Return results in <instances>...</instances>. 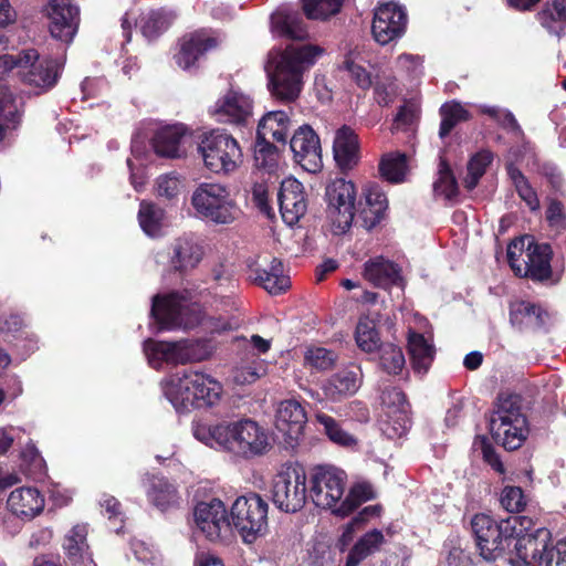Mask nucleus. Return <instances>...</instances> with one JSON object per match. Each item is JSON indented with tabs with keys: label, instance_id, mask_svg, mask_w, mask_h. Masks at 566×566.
<instances>
[{
	"label": "nucleus",
	"instance_id": "nucleus-22",
	"mask_svg": "<svg viewBox=\"0 0 566 566\" xmlns=\"http://www.w3.org/2000/svg\"><path fill=\"white\" fill-rule=\"evenodd\" d=\"M249 279L271 294H279L290 286L289 276L284 275L281 260L272 258L269 264L260 263V259L248 261Z\"/></svg>",
	"mask_w": 566,
	"mask_h": 566
},
{
	"label": "nucleus",
	"instance_id": "nucleus-27",
	"mask_svg": "<svg viewBox=\"0 0 566 566\" xmlns=\"http://www.w3.org/2000/svg\"><path fill=\"white\" fill-rule=\"evenodd\" d=\"M333 150L334 158L342 170H350L357 165L359 160L358 137L350 127L343 126L336 132Z\"/></svg>",
	"mask_w": 566,
	"mask_h": 566
},
{
	"label": "nucleus",
	"instance_id": "nucleus-36",
	"mask_svg": "<svg viewBox=\"0 0 566 566\" xmlns=\"http://www.w3.org/2000/svg\"><path fill=\"white\" fill-rule=\"evenodd\" d=\"M408 349L412 368L418 374H426L434 358V347L422 334L409 332Z\"/></svg>",
	"mask_w": 566,
	"mask_h": 566
},
{
	"label": "nucleus",
	"instance_id": "nucleus-5",
	"mask_svg": "<svg viewBox=\"0 0 566 566\" xmlns=\"http://www.w3.org/2000/svg\"><path fill=\"white\" fill-rule=\"evenodd\" d=\"M523 523H528L524 516H510L496 521L484 513L475 514L471 520V528L480 555L485 560L505 557L514 539L512 536L516 534L518 526L524 527Z\"/></svg>",
	"mask_w": 566,
	"mask_h": 566
},
{
	"label": "nucleus",
	"instance_id": "nucleus-47",
	"mask_svg": "<svg viewBox=\"0 0 566 566\" xmlns=\"http://www.w3.org/2000/svg\"><path fill=\"white\" fill-rule=\"evenodd\" d=\"M279 151L271 142L256 138L254 160L259 169L272 174L279 168Z\"/></svg>",
	"mask_w": 566,
	"mask_h": 566
},
{
	"label": "nucleus",
	"instance_id": "nucleus-25",
	"mask_svg": "<svg viewBox=\"0 0 566 566\" xmlns=\"http://www.w3.org/2000/svg\"><path fill=\"white\" fill-rule=\"evenodd\" d=\"M216 45V39L207 31H196L184 38L180 50L175 55L176 64L182 70H190L207 51Z\"/></svg>",
	"mask_w": 566,
	"mask_h": 566
},
{
	"label": "nucleus",
	"instance_id": "nucleus-12",
	"mask_svg": "<svg viewBox=\"0 0 566 566\" xmlns=\"http://www.w3.org/2000/svg\"><path fill=\"white\" fill-rule=\"evenodd\" d=\"M356 196L355 184L345 178H335L326 186V213L336 233L346 232L352 226L355 216L359 217V206H356Z\"/></svg>",
	"mask_w": 566,
	"mask_h": 566
},
{
	"label": "nucleus",
	"instance_id": "nucleus-48",
	"mask_svg": "<svg viewBox=\"0 0 566 566\" xmlns=\"http://www.w3.org/2000/svg\"><path fill=\"white\" fill-rule=\"evenodd\" d=\"M441 124L439 135L441 138L450 134L453 127L470 118L469 112L457 102L446 103L440 108Z\"/></svg>",
	"mask_w": 566,
	"mask_h": 566
},
{
	"label": "nucleus",
	"instance_id": "nucleus-49",
	"mask_svg": "<svg viewBox=\"0 0 566 566\" xmlns=\"http://www.w3.org/2000/svg\"><path fill=\"white\" fill-rule=\"evenodd\" d=\"M492 160L493 154L490 150H481L470 159L468 163V174L463 180L464 187L468 190H472L478 186Z\"/></svg>",
	"mask_w": 566,
	"mask_h": 566
},
{
	"label": "nucleus",
	"instance_id": "nucleus-33",
	"mask_svg": "<svg viewBox=\"0 0 566 566\" xmlns=\"http://www.w3.org/2000/svg\"><path fill=\"white\" fill-rule=\"evenodd\" d=\"M195 387L196 408L212 407L222 397V385L210 375L193 370L190 382Z\"/></svg>",
	"mask_w": 566,
	"mask_h": 566
},
{
	"label": "nucleus",
	"instance_id": "nucleus-59",
	"mask_svg": "<svg viewBox=\"0 0 566 566\" xmlns=\"http://www.w3.org/2000/svg\"><path fill=\"white\" fill-rule=\"evenodd\" d=\"M344 67L360 88L370 87L371 76L364 65L356 61V57L348 55L344 61Z\"/></svg>",
	"mask_w": 566,
	"mask_h": 566
},
{
	"label": "nucleus",
	"instance_id": "nucleus-31",
	"mask_svg": "<svg viewBox=\"0 0 566 566\" xmlns=\"http://www.w3.org/2000/svg\"><path fill=\"white\" fill-rule=\"evenodd\" d=\"M361 384V371L358 368L344 369L327 379L322 389L326 398L338 401L354 395Z\"/></svg>",
	"mask_w": 566,
	"mask_h": 566
},
{
	"label": "nucleus",
	"instance_id": "nucleus-53",
	"mask_svg": "<svg viewBox=\"0 0 566 566\" xmlns=\"http://www.w3.org/2000/svg\"><path fill=\"white\" fill-rule=\"evenodd\" d=\"M336 354L324 347L307 348L304 355L305 366L318 371L331 369L336 363Z\"/></svg>",
	"mask_w": 566,
	"mask_h": 566
},
{
	"label": "nucleus",
	"instance_id": "nucleus-50",
	"mask_svg": "<svg viewBox=\"0 0 566 566\" xmlns=\"http://www.w3.org/2000/svg\"><path fill=\"white\" fill-rule=\"evenodd\" d=\"M406 365L402 349L394 344H384L379 347V366L390 375L399 374Z\"/></svg>",
	"mask_w": 566,
	"mask_h": 566
},
{
	"label": "nucleus",
	"instance_id": "nucleus-17",
	"mask_svg": "<svg viewBox=\"0 0 566 566\" xmlns=\"http://www.w3.org/2000/svg\"><path fill=\"white\" fill-rule=\"evenodd\" d=\"M49 30L53 38L71 42L77 31L80 10L72 0H50L46 7Z\"/></svg>",
	"mask_w": 566,
	"mask_h": 566
},
{
	"label": "nucleus",
	"instance_id": "nucleus-3",
	"mask_svg": "<svg viewBox=\"0 0 566 566\" xmlns=\"http://www.w3.org/2000/svg\"><path fill=\"white\" fill-rule=\"evenodd\" d=\"M493 439L506 450H516L528 436L527 418L520 395L501 392L490 418Z\"/></svg>",
	"mask_w": 566,
	"mask_h": 566
},
{
	"label": "nucleus",
	"instance_id": "nucleus-1",
	"mask_svg": "<svg viewBox=\"0 0 566 566\" xmlns=\"http://www.w3.org/2000/svg\"><path fill=\"white\" fill-rule=\"evenodd\" d=\"M270 30L273 36L294 41L283 50H272L266 65L272 96L291 103L298 98L305 73L325 54V49L305 42L308 39L306 23L302 13L290 4L280 6L271 14Z\"/></svg>",
	"mask_w": 566,
	"mask_h": 566
},
{
	"label": "nucleus",
	"instance_id": "nucleus-21",
	"mask_svg": "<svg viewBox=\"0 0 566 566\" xmlns=\"http://www.w3.org/2000/svg\"><path fill=\"white\" fill-rule=\"evenodd\" d=\"M252 101L249 96L229 91L211 108V114L220 123L245 125L252 116Z\"/></svg>",
	"mask_w": 566,
	"mask_h": 566
},
{
	"label": "nucleus",
	"instance_id": "nucleus-37",
	"mask_svg": "<svg viewBox=\"0 0 566 566\" xmlns=\"http://www.w3.org/2000/svg\"><path fill=\"white\" fill-rule=\"evenodd\" d=\"M176 14L164 8L144 12L138 21L143 35L149 40L158 38L172 24Z\"/></svg>",
	"mask_w": 566,
	"mask_h": 566
},
{
	"label": "nucleus",
	"instance_id": "nucleus-7",
	"mask_svg": "<svg viewBox=\"0 0 566 566\" xmlns=\"http://www.w3.org/2000/svg\"><path fill=\"white\" fill-rule=\"evenodd\" d=\"M191 205L197 216L214 224H230L240 209L228 187L219 182H202L192 192Z\"/></svg>",
	"mask_w": 566,
	"mask_h": 566
},
{
	"label": "nucleus",
	"instance_id": "nucleus-6",
	"mask_svg": "<svg viewBox=\"0 0 566 566\" xmlns=\"http://www.w3.org/2000/svg\"><path fill=\"white\" fill-rule=\"evenodd\" d=\"M151 316L160 329L192 328L203 321L200 305L191 301L187 291L155 295Z\"/></svg>",
	"mask_w": 566,
	"mask_h": 566
},
{
	"label": "nucleus",
	"instance_id": "nucleus-41",
	"mask_svg": "<svg viewBox=\"0 0 566 566\" xmlns=\"http://www.w3.org/2000/svg\"><path fill=\"white\" fill-rule=\"evenodd\" d=\"M22 99L13 95L7 87H0V143L4 138L6 124L13 126L20 122L22 112Z\"/></svg>",
	"mask_w": 566,
	"mask_h": 566
},
{
	"label": "nucleus",
	"instance_id": "nucleus-45",
	"mask_svg": "<svg viewBox=\"0 0 566 566\" xmlns=\"http://www.w3.org/2000/svg\"><path fill=\"white\" fill-rule=\"evenodd\" d=\"M374 497V490L368 483H357L353 485L347 495L342 501L340 505L336 510V515L342 517L349 515L354 512L361 503L369 501Z\"/></svg>",
	"mask_w": 566,
	"mask_h": 566
},
{
	"label": "nucleus",
	"instance_id": "nucleus-44",
	"mask_svg": "<svg viewBox=\"0 0 566 566\" xmlns=\"http://www.w3.org/2000/svg\"><path fill=\"white\" fill-rule=\"evenodd\" d=\"M164 210L156 205L140 202L138 221L143 231L149 237L159 235L164 226Z\"/></svg>",
	"mask_w": 566,
	"mask_h": 566
},
{
	"label": "nucleus",
	"instance_id": "nucleus-46",
	"mask_svg": "<svg viewBox=\"0 0 566 566\" xmlns=\"http://www.w3.org/2000/svg\"><path fill=\"white\" fill-rule=\"evenodd\" d=\"M433 192L436 197H441L449 201L457 198L459 192L457 180L449 165L443 159L439 164L438 178L433 182Z\"/></svg>",
	"mask_w": 566,
	"mask_h": 566
},
{
	"label": "nucleus",
	"instance_id": "nucleus-30",
	"mask_svg": "<svg viewBox=\"0 0 566 566\" xmlns=\"http://www.w3.org/2000/svg\"><path fill=\"white\" fill-rule=\"evenodd\" d=\"M146 496L161 512L178 507L180 502L177 488L163 476L147 479Z\"/></svg>",
	"mask_w": 566,
	"mask_h": 566
},
{
	"label": "nucleus",
	"instance_id": "nucleus-16",
	"mask_svg": "<svg viewBox=\"0 0 566 566\" xmlns=\"http://www.w3.org/2000/svg\"><path fill=\"white\" fill-rule=\"evenodd\" d=\"M407 27V12L396 2H386L375 9L371 32L381 45L403 35Z\"/></svg>",
	"mask_w": 566,
	"mask_h": 566
},
{
	"label": "nucleus",
	"instance_id": "nucleus-40",
	"mask_svg": "<svg viewBox=\"0 0 566 566\" xmlns=\"http://www.w3.org/2000/svg\"><path fill=\"white\" fill-rule=\"evenodd\" d=\"M538 21L551 34L560 36L566 33V0H553L537 14Z\"/></svg>",
	"mask_w": 566,
	"mask_h": 566
},
{
	"label": "nucleus",
	"instance_id": "nucleus-35",
	"mask_svg": "<svg viewBox=\"0 0 566 566\" xmlns=\"http://www.w3.org/2000/svg\"><path fill=\"white\" fill-rule=\"evenodd\" d=\"M186 132V127L181 124L169 125L158 129L153 138L155 153L161 157H180V144Z\"/></svg>",
	"mask_w": 566,
	"mask_h": 566
},
{
	"label": "nucleus",
	"instance_id": "nucleus-23",
	"mask_svg": "<svg viewBox=\"0 0 566 566\" xmlns=\"http://www.w3.org/2000/svg\"><path fill=\"white\" fill-rule=\"evenodd\" d=\"M44 504V496L32 486L17 488L7 499L9 512L22 521L33 520L43 511Z\"/></svg>",
	"mask_w": 566,
	"mask_h": 566
},
{
	"label": "nucleus",
	"instance_id": "nucleus-43",
	"mask_svg": "<svg viewBox=\"0 0 566 566\" xmlns=\"http://www.w3.org/2000/svg\"><path fill=\"white\" fill-rule=\"evenodd\" d=\"M408 170L407 156L402 153L385 155L379 163V172L389 182L398 184L405 180Z\"/></svg>",
	"mask_w": 566,
	"mask_h": 566
},
{
	"label": "nucleus",
	"instance_id": "nucleus-55",
	"mask_svg": "<svg viewBox=\"0 0 566 566\" xmlns=\"http://www.w3.org/2000/svg\"><path fill=\"white\" fill-rule=\"evenodd\" d=\"M386 413H408L409 405L403 391L397 387L386 388L381 394Z\"/></svg>",
	"mask_w": 566,
	"mask_h": 566
},
{
	"label": "nucleus",
	"instance_id": "nucleus-61",
	"mask_svg": "<svg viewBox=\"0 0 566 566\" xmlns=\"http://www.w3.org/2000/svg\"><path fill=\"white\" fill-rule=\"evenodd\" d=\"M546 220L549 227L557 232L566 229V212L563 203L557 200H551L546 209Z\"/></svg>",
	"mask_w": 566,
	"mask_h": 566
},
{
	"label": "nucleus",
	"instance_id": "nucleus-63",
	"mask_svg": "<svg viewBox=\"0 0 566 566\" xmlns=\"http://www.w3.org/2000/svg\"><path fill=\"white\" fill-rule=\"evenodd\" d=\"M543 563L545 566H566V538L555 546H548Z\"/></svg>",
	"mask_w": 566,
	"mask_h": 566
},
{
	"label": "nucleus",
	"instance_id": "nucleus-20",
	"mask_svg": "<svg viewBox=\"0 0 566 566\" xmlns=\"http://www.w3.org/2000/svg\"><path fill=\"white\" fill-rule=\"evenodd\" d=\"M307 415L304 407L295 399H286L279 403L275 412V428L289 444L296 442L303 434Z\"/></svg>",
	"mask_w": 566,
	"mask_h": 566
},
{
	"label": "nucleus",
	"instance_id": "nucleus-26",
	"mask_svg": "<svg viewBox=\"0 0 566 566\" xmlns=\"http://www.w3.org/2000/svg\"><path fill=\"white\" fill-rule=\"evenodd\" d=\"M171 250L170 266L178 272H188L195 269L203 256V248L190 235L176 239Z\"/></svg>",
	"mask_w": 566,
	"mask_h": 566
},
{
	"label": "nucleus",
	"instance_id": "nucleus-13",
	"mask_svg": "<svg viewBox=\"0 0 566 566\" xmlns=\"http://www.w3.org/2000/svg\"><path fill=\"white\" fill-rule=\"evenodd\" d=\"M346 473L332 465L315 467L310 476V496L314 504L322 509L336 510L344 500L346 490Z\"/></svg>",
	"mask_w": 566,
	"mask_h": 566
},
{
	"label": "nucleus",
	"instance_id": "nucleus-62",
	"mask_svg": "<svg viewBox=\"0 0 566 566\" xmlns=\"http://www.w3.org/2000/svg\"><path fill=\"white\" fill-rule=\"evenodd\" d=\"M479 109L482 114H485L496 120L500 125L505 128L520 129V126L513 116V114L506 109H502L496 106L481 105Z\"/></svg>",
	"mask_w": 566,
	"mask_h": 566
},
{
	"label": "nucleus",
	"instance_id": "nucleus-24",
	"mask_svg": "<svg viewBox=\"0 0 566 566\" xmlns=\"http://www.w3.org/2000/svg\"><path fill=\"white\" fill-rule=\"evenodd\" d=\"M192 374L193 370L185 371L182 375L176 374L163 382L164 395L178 412H189L196 408L195 387L188 384Z\"/></svg>",
	"mask_w": 566,
	"mask_h": 566
},
{
	"label": "nucleus",
	"instance_id": "nucleus-15",
	"mask_svg": "<svg viewBox=\"0 0 566 566\" xmlns=\"http://www.w3.org/2000/svg\"><path fill=\"white\" fill-rule=\"evenodd\" d=\"M196 527L205 537L213 543L228 544L233 538L232 524L228 510L219 499L199 502L193 510Z\"/></svg>",
	"mask_w": 566,
	"mask_h": 566
},
{
	"label": "nucleus",
	"instance_id": "nucleus-42",
	"mask_svg": "<svg viewBox=\"0 0 566 566\" xmlns=\"http://www.w3.org/2000/svg\"><path fill=\"white\" fill-rule=\"evenodd\" d=\"M315 417L317 422L323 427L325 434L333 443L350 450L357 449V438L346 431L336 419L322 412L317 413Z\"/></svg>",
	"mask_w": 566,
	"mask_h": 566
},
{
	"label": "nucleus",
	"instance_id": "nucleus-18",
	"mask_svg": "<svg viewBox=\"0 0 566 566\" xmlns=\"http://www.w3.org/2000/svg\"><path fill=\"white\" fill-rule=\"evenodd\" d=\"M290 148L298 165L315 172L322 166L321 144L316 133L308 125L301 126L290 140Z\"/></svg>",
	"mask_w": 566,
	"mask_h": 566
},
{
	"label": "nucleus",
	"instance_id": "nucleus-29",
	"mask_svg": "<svg viewBox=\"0 0 566 566\" xmlns=\"http://www.w3.org/2000/svg\"><path fill=\"white\" fill-rule=\"evenodd\" d=\"M364 277L377 287L388 289L401 282L400 269L394 262L376 256L364 265Z\"/></svg>",
	"mask_w": 566,
	"mask_h": 566
},
{
	"label": "nucleus",
	"instance_id": "nucleus-10",
	"mask_svg": "<svg viewBox=\"0 0 566 566\" xmlns=\"http://www.w3.org/2000/svg\"><path fill=\"white\" fill-rule=\"evenodd\" d=\"M528 522L518 526L512 537V546L507 548L505 557L512 566H539L544 562V555L552 544V534L546 527L534 528L532 518L524 516Z\"/></svg>",
	"mask_w": 566,
	"mask_h": 566
},
{
	"label": "nucleus",
	"instance_id": "nucleus-34",
	"mask_svg": "<svg viewBox=\"0 0 566 566\" xmlns=\"http://www.w3.org/2000/svg\"><path fill=\"white\" fill-rule=\"evenodd\" d=\"M290 125L291 120L285 112H269L259 122L256 138L285 145Z\"/></svg>",
	"mask_w": 566,
	"mask_h": 566
},
{
	"label": "nucleus",
	"instance_id": "nucleus-11",
	"mask_svg": "<svg viewBox=\"0 0 566 566\" xmlns=\"http://www.w3.org/2000/svg\"><path fill=\"white\" fill-rule=\"evenodd\" d=\"M268 502L256 493L239 496L232 504V525L245 544L254 543L268 531Z\"/></svg>",
	"mask_w": 566,
	"mask_h": 566
},
{
	"label": "nucleus",
	"instance_id": "nucleus-19",
	"mask_svg": "<svg viewBox=\"0 0 566 566\" xmlns=\"http://www.w3.org/2000/svg\"><path fill=\"white\" fill-rule=\"evenodd\" d=\"M277 200L282 219L287 226L296 224L306 212L307 202L303 185L293 177H287L281 182Z\"/></svg>",
	"mask_w": 566,
	"mask_h": 566
},
{
	"label": "nucleus",
	"instance_id": "nucleus-64",
	"mask_svg": "<svg viewBox=\"0 0 566 566\" xmlns=\"http://www.w3.org/2000/svg\"><path fill=\"white\" fill-rule=\"evenodd\" d=\"M4 388L6 399L14 400L23 392L22 381L17 375H9L0 384Z\"/></svg>",
	"mask_w": 566,
	"mask_h": 566
},
{
	"label": "nucleus",
	"instance_id": "nucleus-38",
	"mask_svg": "<svg viewBox=\"0 0 566 566\" xmlns=\"http://www.w3.org/2000/svg\"><path fill=\"white\" fill-rule=\"evenodd\" d=\"M385 544V536L379 530H371L358 538L350 548L345 566H357L368 556L378 552Z\"/></svg>",
	"mask_w": 566,
	"mask_h": 566
},
{
	"label": "nucleus",
	"instance_id": "nucleus-39",
	"mask_svg": "<svg viewBox=\"0 0 566 566\" xmlns=\"http://www.w3.org/2000/svg\"><path fill=\"white\" fill-rule=\"evenodd\" d=\"M86 537V524H77L73 526L70 530V532L65 535L63 547L69 558L74 563H93L91 553L88 552Z\"/></svg>",
	"mask_w": 566,
	"mask_h": 566
},
{
	"label": "nucleus",
	"instance_id": "nucleus-4",
	"mask_svg": "<svg viewBox=\"0 0 566 566\" xmlns=\"http://www.w3.org/2000/svg\"><path fill=\"white\" fill-rule=\"evenodd\" d=\"M62 65L51 57H40L36 50L30 49L17 54L0 56V77L12 71L21 81L38 90V93L52 88L60 76Z\"/></svg>",
	"mask_w": 566,
	"mask_h": 566
},
{
	"label": "nucleus",
	"instance_id": "nucleus-32",
	"mask_svg": "<svg viewBox=\"0 0 566 566\" xmlns=\"http://www.w3.org/2000/svg\"><path fill=\"white\" fill-rule=\"evenodd\" d=\"M524 261L525 272L521 276H527L533 280L543 281L551 276V255L552 249L548 244H533L528 240Z\"/></svg>",
	"mask_w": 566,
	"mask_h": 566
},
{
	"label": "nucleus",
	"instance_id": "nucleus-14",
	"mask_svg": "<svg viewBox=\"0 0 566 566\" xmlns=\"http://www.w3.org/2000/svg\"><path fill=\"white\" fill-rule=\"evenodd\" d=\"M306 473L301 465L283 468L274 478L273 503L284 512H297L306 502Z\"/></svg>",
	"mask_w": 566,
	"mask_h": 566
},
{
	"label": "nucleus",
	"instance_id": "nucleus-2",
	"mask_svg": "<svg viewBox=\"0 0 566 566\" xmlns=\"http://www.w3.org/2000/svg\"><path fill=\"white\" fill-rule=\"evenodd\" d=\"M192 433L198 441L210 448L242 458L262 455L271 446L266 430L251 419L216 424L193 422Z\"/></svg>",
	"mask_w": 566,
	"mask_h": 566
},
{
	"label": "nucleus",
	"instance_id": "nucleus-56",
	"mask_svg": "<svg viewBox=\"0 0 566 566\" xmlns=\"http://www.w3.org/2000/svg\"><path fill=\"white\" fill-rule=\"evenodd\" d=\"M528 238H521L512 241L507 247V260L511 269L514 271L516 275H522V272H525L524 261L526 259L522 258L525 250V243L528 242Z\"/></svg>",
	"mask_w": 566,
	"mask_h": 566
},
{
	"label": "nucleus",
	"instance_id": "nucleus-58",
	"mask_svg": "<svg viewBox=\"0 0 566 566\" xmlns=\"http://www.w3.org/2000/svg\"><path fill=\"white\" fill-rule=\"evenodd\" d=\"M501 504L507 512H520L526 505L525 495L518 486H505L501 494Z\"/></svg>",
	"mask_w": 566,
	"mask_h": 566
},
{
	"label": "nucleus",
	"instance_id": "nucleus-54",
	"mask_svg": "<svg viewBox=\"0 0 566 566\" xmlns=\"http://www.w3.org/2000/svg\"><path fill=\"white\" fill-rule=\"evenodd\" d=\"M409 429L408 413H386L380 422L381 432L391 440L401 438Z\"/></svg>",
	"mask_w": 566,
	"mask_h": 566
},
{
	"label": "nucleus",
	"instance_id": "nucleus-8",
	"mask_svg": "<svg viewBox=\"0 0 566 566\" xmlns=\"http://www.w3.org/2000/svg\"><path fill=\"white\" fill-rule=\"evenodd\" d=\"M198 151L206 168L219 175L234 172L243 160L242 149L238 140L220 129L203 133L198 143Z\"/></svg>",
	"mask_w": 566,
	"mask_h": 566
},
{
	"label": "nucleus",
	"instance_id": "nucleus-60",
	"mask_svg": "<svg viewBox=\"0 0 566 566\" xmlns=\"http://www.w3.org/2000/svg\"><path fill=\"white\" fill-rule=\"evenodd\" d=\"M264 374V366L261 361H253L242 365L234 370L233 380L239 385H248L256 381Z\"/></svg>",
	"mask_w": 566,
	"mask_h": 566
},
{
	"label": "nucleus",
	"instance_id": "nucleus-51",
	"mask_svg": "<svg viewBox=\"0 0 566 566\" xmlns=\"http://www.w3.org/2000/svg\"><path fill=\"white\" fill-rule=\"evenodd\" d=\"M305 15L311 20H324L336 14L344 0H302Z\"/></svg>",
	"mask_w": 566,
	"mask_h": 566
},
{
	"label": "nucleus",
	"instance_id": "nucleus-28",
	"mask_svg": "<svg viewBox=\"0 0 566 566\" xmlns=\"http://www.w3.org/2000/svg\"><path fill=\"white\" fill-rule=\"evenodd\" d=\"M364 197L366 207L361 208V203H359L358 218L361 219L363 227L371 229L380 222L388 207V200L380 186L375 182H369L365 186Z\"/></svg>",
	"mask_w": 566,
	"mask_h": 566
},
{
	"label": "nucleus",
	"instance_id": "nucleus-52",
	"mask_svg": "<svg viewBox=\"0 0 566 566\" xmlns=\"http://www.w3.org/2000/svg\"><path fill=\"white\" fill-rule=\"evenodd\" d=\"M355 338L357 346L366 353H371L379 347V337L375 323L368 318L359 319Z\"/></svg>",
	"mask_w": 566,
	"mask_h": 566
},
{
	"label": "nucleus",
	"instance_id": "nucleus-9",
	"mask_svg": "<svg viewBox=\"0 0 566 566\" xmlns=\"http://www.w3.org/2000/svg\"><path fill=\"white\" fill-rule=\"evenodd\" d=\"M144 352L149 365L159 369L164 364L185 365L202 361L212 354V346L202 339H181L178 342H160L147 339Z\"/></svg>",
	"mask_w": 566,
	"mask_h": 566
},
{
	"label": "nucleus",
	"instance_id": "nucleus-57",
	"mask_svg": "<svg viewBox=\"0 0 566 566\" xmlns=\"http://www.w3.org/2000/svg\"><path fill=\"white\" fill-rule=\"evenodd\" d=\"M181 189V180L176 174L161 175L156 180V191L166 199L176 198Z\"/></svg>",
	"mask_w": 566,
	"mask_h": 566
}]
</instances>
